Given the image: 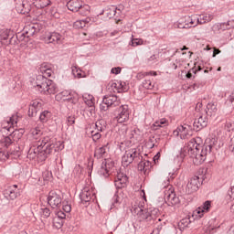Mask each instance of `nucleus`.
<instances>
[{"instance_id": "nucleus-19", "label": "nucleus", "mask_w": 234, "mask_h": 234, "mask_svg": "<svg viewBox=\"0 0 234 234\" xmlns=\"http://www.w3.org/2000/svg\"><path fill=\"white\" fill-rule=\"evenodd\" d=\"M92 192L89 187L83 188L80 195V198L83 204H87V202H90V199L92 198Z\"/></svg>"}, {"instance_id": "nucleus-13", "label": "nucleus", "mask_w": 234, "mask_h": 234, "mask_svg": "<svg viewBox=\"0 0 234 234\" xmlns=\"http://www.w3.org/2000/svg\"><path fill=\"white\" fill-rule=\"evenodd\" d=\"M211 209V201H206L201 207H197L193 212V217L196 218H202L205 213H207Z\"/></svg>"}, {"instance_id": "nucleus-8", "label": "nucleus", "mask_w": 234, "mask_h": 234, "mask_svg": "<svg viewBox=\"0 0 234 234\" xmlns=\"http://www.w3.org/2000/svg\"><path fill=\"white\" fill-rule=\"evenodd\" d=\"M139 155H140V153H138V150H136V148L127 150L122 156V165L124 167H127V165H130V164H133V162H134V158H138Z\"/></svg>"}, {"instance_id": "nucleus-52", "label": "nucleus", "mask_w": 234, "mask_h": 234, "mask_svg": "<svg viewBox=\"0 0 234 234\" xmlns=\"http://www.w3.org/2000/svg\"><path fill=\"white\" fill-rule=\"evenodd\" d=\"M119 133L122 136L127 134V125H122L121 129H119Z\"/></svg>"}, {"instance_id": "nucleus-23", "label": "nucleus", "mask_w": 234, "mask_h": 234, "mask_svg": "<svg viewBox=\"0 0 234 234\" xmlns=\"http://www.w3.org/2000/svg\"><path fill=\"white\" fill-rule=\"evenodd\" d=\"M177 28H193V27H197V24L195 23V20H193V17H189L187 20H186L185 24L177 23L176 24Z\"/></svg>"}, {"instance_id": "nucleus-2", "label": "nucleus", "mask_w": 234, "mask_h": 234, "mask_svg": "<svg viewBox=\"0 0 234 234\" xmlns=\"http://www.w3.org/2000/svg\"><path fill=\"white\" fill-rule=\"evenodd\" d=\"M41 72L44 75H37L33 85L43 94H56L58 86L52 80L47 79L52 76V69L41 68Z\"/></svg>"}, {"instance_id": "nucleus-1", "label": "nucleus", "mask_w": 234, "mask_h": 234, "mask_svg": "<svg viewBox=\"0 0 234 234\" xmlns=\"http://www.w3.org/2000/svg\"><path fill=\"white\" fill-rule=\"evenodd\" d=\"M215 139H213V144L201 146L197 143L195 139H191L186 145H185L179 154L180 158H186V156H190L193 158L195 165H201L206 162L207 154L211 153L213 145H215Z\"/></svg>"}, {"instance_id": "nucleus-60", "label": "nucleus", "mask_w": 234, "mask_h": 234, "mask_svg": "<svg viewBox=\"0 0 234 234\" xmlns=\"http://www.w3.org/2000/svg\"><path fill=\"white\" fill-rule=\"evenodd\" d=\"M217 54H220V50L215 48V49H214V53H213V58H215V56H217Z\"/></svg>"}, {"instance_id": "nucleus-55", "label": "nucleus", "mask_w": 234, "mask_h": 234, "mask_svg": "<svg viewBox=\"0 0 234 234\" xmlns=\"http://www.w3.org/2000/svg\"><path fill=\"white\" fill-rule=\"evenodd\" d=\"M110 12H111L110 17H113V16H116V8L112 7V8L110 9Z\"/></svg>"}, {"instance_id": "nucleus-12", "label": "nucleus", "mask_w": 234, "mask_h": 234, "mask_svg": "<svg viewBox=\"0 0 234 234\" xmlns=\"http://www.w3.org/2000/svg\"><path fill=\"white\" fill-rule=\"evenodd\" d=\"M64 37L59 33H51L45 37V43H53L54 45H61L64 41Z\"/></svg>"}, {"instance_id": "nucleus-35", "label": "nucleus", "mask_w": 234, "mask_h": 234, "mask_svg": "<svg viewBox=\"0 0 234 234\" xmlns=\"http://www.w3.org/2000/svg\"><path fill=\"white\" fill-rule=\"evenodd\" d=\"M31 134L35 140H37L43 134V131H41V128L37 127L31 130Z\"/></svg>"}, {"instance_id": "nucleus-9", "label": "nucleus", "mask_w": 234, "mask_h": 234, "mask_svg": "<svg viewBox=\"0 0 234 234\" xmlns=\"http://www.w3.org/2000/svg\"><path fill=\"white\" fill-rule=\"evenodd\" d=\"M175 136H180L182 139L189 138L191 134H193V128L191 125L184 124L179 127L176 131H174Z\"/></svg>"}, {"instance_id": "nucleus-49", "label": "nucleus", "mask_w": 234, "mask_h": 234, "mask_svg": "<svg viewBox=\"0 0 234 234\" xmlns=\"http://www.w3.org/2000/svg\"><path fill=\"white\" fill-rule=\"evenodd\" d=\"M62 209L65 211V213H70L72 207H70V204L63 202Z\"/></svg>"}, {"instance_id": "nucleus-42", "label": "nucleus", "mask_w": 234, "mask_h": 234, "mask_svg": "<svg viewBox=\"0 0 234 234\" xmlns=\"http://www.w3.org/2000/svg\"><path fill=\"white\" fill-rule=\"evenodd\" d=\"M91 136H92L93 142H98V140L101 138V133H100V132L91 131Z\"/></svg>"}, {"instance_id": "nucleus-28", "label": "nucleus", "mask_w": 234, "mask_h": 234, "mask_svg": "<svg viewBox=\"0 0 234 234\" xmlns=\"http://www.w3.org/2000/svg\"><path fill=\"white\" fill-rule=\"evenodd\" d=\"M41 106H42L41 101L35 100L31 102L29 109L30 111H32V112H37V111L41 109Z\"/></svg>"}, {"instance_id": "nucleus-44", "label": "nucleus", "mask_w": 234, "mask_h": 234, "mask_svg": "<svg viewBox=\"0 0 234 234\" xmlns=\"http://www.w3.org/2000/svg\"><path fill=\"white\" fill-rule=\"evenodd\" d=\"M123 200H125V198H123V194L118 193V194L115 196V202H116L117 204H122V203H123Z\"/></svg>"}, {"instance_id": "nucleus-21", "label": "nucleus", "mask_w": 234, "mask_h": 234, "mask_svg": "<svg viewBox=\"0 0 234 234\" xmlns=\"http://www.w3.org/2000/svg\"><path fill=\"white\" fill-rule=\"evenodd\" d=\"M37 32H39V26L37 24L28 26L26 28V37H32V36H36Z\"/></svg>"}, {"instance_id": "nucleus-26", "label": "nucleus", "mask_w": 234, "mask_h": 234, "mask_svg": "<svg viewBox=\"0 0 234 234\" xmlns=\"http://www.w3.org/2000/svg\"><path fill=\"white\" fill-rule=\"evenodd\" d=\"M80 16H89L90 14V5L87 4H82L80 5V7H79V10L77 11Z\"/></svg>"}, {"instance_id": "nucleus-16", "label": "nucleus", "mask_w": 234, "mask_h": 234, "mask_svg": "<svg viewBox=\"0 0 234 234\" xmlns=\"http://www.w3.org/2000/svg\"><path fill=\"white\" fill-rule=\"evenodd\" d=\"M17 195L18 193L16 185L7 186L4 191V197L8 200H16V198H17Z\"/></svg>"}, {"instance_id": "nucleus-37", "label": "nucleus", "mask_w": 234, "mask_h": 234, "mask_svg": "<svg viewBox=\"0 0 234 234\" xmlns=\"http://www.w3.org/2000/svg\"><path fill=\"white\" fill-rule=\"evenodd\" d=\"M156 72L155 71H150V72H141L137 74V78L138 80H144V78H145V76H156Z\"/></svg>"}, {"instance_id": "nucleus-17", "label": "nucleus", "mask_w": 234, "mask_h": 234, "mask_svg": "<svg viewBox=\"0 0 234 234\" xmlns=\"http://www.w3.org/2000/svg\"><path fill=\"white\" fill-rule=\"evenodd\" d=\"M128 181L129 179L127 176L123 172H119L115 179V186L118 189H122V187H125V186H127Z\"/></svg>"}, {"instance_id": "nucleus-48", "label": "nucleus", "mask_w": 234, "mask_h": 234, "mask_svg": "<svg viewBox=\"0 0 234 234\" xmlns=\"http://www.w3.org/2000/svg\"><path fill=\"white\" fill-rule=\"evenodd\" d=\"M110 107L111 106L107 102H105L104 100H102V102L100 104V110L101 111H104V112L108 111Z\"/></svg>"}, {"instance_id": "nucleus-36", "label": "nucleus", "mask_w": 234, "mask_h": 234, "mask_svg": "<svg viewBox=\"0 0 234 234\" xmlns=\"http://www.w3.org/2000/svg\"><path fill=\"white\" fill-rule=\"evenodd\" d=\"M53 226L56 228V229H61V228H63V219L59 218H54Z\"/></svg>"}, {"instance_id": "nucleus-40", "label": "nucleus", "mask_w": 234, "mask_h": 234, "mask_svg": "<svg viewBox=\"0 0 234 234\" xmlns=\"http://www.w3.org/2000/svg\"><path fill=\"white\" fill-rule=\"evenodd\" d=\"M131 45H132V47H140V45H144V39H142V38H133Z\"/></svg>"}, {"instance_id": "nucleus-58", "label": "nucleus", "mask_w": 234, "mask_h": 234, "mask_svg": "<svg viewBox=\"0 0 234 234\" xmlns=\"http://www.w3.org/2000/svg\"><path fill=\"white\" fill-rule=\"evenodd\" d=\"M230 193L229 196L231 198H234V186L230 188Z\"/></svg>"}, {"instance_id": "nucleus-39", "label": "nucleus", "mask_w": 234, "mask_h": 234, "mask_svg": "<svg viewBox=\"0 0 234 234\" xmlns=\"http://www.w3.org/2000/svg\"><path fill=\"white\" fill-rule=\"evenodd\" d=\"M138 134H140V130L138 129H133L131 131L130 133L127 134L128 138H136L138 139Z\"/></svg>"}, {"instance_id": "nucleus-29", "label": "nucleus", "mask_w": 234, "mask_h": 234, "mask_svg": "<svg viewBox=\"0 0 234 234\" xmlns=\"http://www.w3.org/2000/svg\"><path fill=\"white\" fill-rule=\"evenodd\" d=\"M108 145H109V144H107L106 145H104L102 147L96 149L95 156H97L98 158H101L102 156H105V153H107V150L109 149Z\"/></svg>"}, {"instance_id": "nucleus-20", "label": "nucleus", "mask_w": 234, "mask_h": 234, "mask_svg": "<svg viewBox=\"0 0 234 234\" xmlns=\"http://www.w3.org/2000/svg\"><path fill=\"white\" fill-rule=\"evenodd\" d=\"M207 126V117L201 115L199 118L196 119L194 122V127H197V129L200 130L203 129V127Z\"/></svg>"}, {"instance_id": "nucleus-11", "label": "nucleus", "mask_w": 234, "mask_h": 234, "mask_svg": "<svg viewBox=\"0 0 234 234\" xmlns=\"http://www.w3.org/2000/svg\"><path fill=\"white\" fill-rule=\"evenodd\" d=\"M48 204L55 209L61 206V196L57 194L55 191H50L48 197Z\"/></svg>"}, {"instance_id": "nucleus-18", "label": "nucleus", "mask_w": 234, "mask_h": 234, "mask_svg": "<svg viewBox=\"0 0 234 234\" xmlns=\"http://www.w3.org/2000/svg\"><path fill=\"white\" fill-rule=\"evenodd\" d=\"M82 3L83 1L81 0H68L67 8L70 10V12H78Z\"/></svg>"}, {"instance_id": "nucleus-62", "label": "nucleus", "mask_w": 234, "mask_h": 234, "mask_svg": "<svg viewBox=\"0 0 234 234\" xmlns=\"http://www.w3.org/2000/svg\"><path fill=\"white\" fill-rule=\"evenodd\" d=\"M200 86L198 85V83H195L194 85H193V89H198Z\"/></svg>"}, {"instance_id": "nucleus-5", "label": "nucleus", "mask_w": 234, "mask_h": 234, "mask_svg": "<svg viewBox=\"0 0 234 234\" xmlns=\"http://www.w3.org/2000/svg\"><path fill=\"white\" fill-rule=\"evenodd\" d=\"M78 94L75 91L63 90L55 96L57 101H69L76 105L78 103Z\"/></svg>"}, {"instance_id": "nucleus-47", "label": "nucleus", "mask_w": 234, "mask_h": 234, "mask_svg": "<svg viewBox=\"0 0 234 234\" xmlns=\"http://www.w3.org/2000/svg\"><path fill=\"white\" fill-rule=\"evenodd\" d=\"M41 215H42L43 218H48V217H50V209L42 208Z\"/></svg>"}, {"instance_id": "nucleus-54", "label": "nucleus", "mask_w": 234, "mask_h": 234, "mask_svg": "<svg viewBox=\"0 0 234 234\" xmlns=\"http://www.w3.org/2000/svg\"><path fill=\"white\" fill-rule=\"evenodd\" d=\"M120 72H122V68L120 67L112 69V74H120Z\"/></svg>"}, {"instance_id": "nucleus-51", "label": "nucleus", "mask_w": 234, "mask_h": 234, "mask_svg": "<svg viewBox=\"0 0 234 234\" xmlns=\"http://www.w3.org/2000/svg\"><path fill=\"white\" fill-rule=\"evenodd\" d=\"M67 215L64 214L63 211H58L57 212V216L55 217L56 218H60L61 220H65Z\"/></svg>"}, {"instance_id": "nucleus-50", "label": "nucleus", "mask_w": 234, "mask_h": 234, "mask_svg": "<svg viewBox=\"0 0 234 234\" xmlns=\"http://www.w3.org/2000/svg\"><path fill=\"white\" fill-rule=\"evenodd\" d=\"M226 129H227V131H229V132L234 131V122H231V121L227 122V123H226Z\"/></svg>"}, {"instance_id": "nucleus-25", "label": "nucleus", "mask_w": 234, "mask_h": 234, "mask_svg": "<svg viewBox=\"0 0 234 234\" xmlns=\"http://www.w3.org/2000/svg\"><path fill=\"white\" fill-rule=\"evenodd\" d=\"M104 102L107 103L110 107H112V105L116 106L118 105V97L115 95H109L103 98Z\"/></svg>"}, {"instance_id": "nucleus-64", "label": "nucleus", "mask_w": 234, "mask_h": 234, "mask_svg": "<svg viewBox=\"0 0 234 234\" xmlns=\"http://www.w3.org/2000/svg\"><path fill=\"white\" fill-rule=\"evenodd\" d=\"M58 144H59V145H60V149H63V143H61V142H58Z\"/></svg>"}, {"instance_id": "nucleus-34", "label": "nucleus", "mask_w": 234, "mask_h": 234, "mask_svg": "<svg viewBox=\"0 0 234 234\" xmlns=\"http://www.w3.org/2000/svg\"><path fill=\"white\" fill-rule=\"evenodd\" d=\"M168 122L165 119H161L160 121H156L154 123V129H158V127H167Z\"/></svg>"}, {"instance_id": "nucleus-57", "label": "nucleus", "mask_w": 234, "mask_h": 234, "mask_svg": "<svg viewBox=\"0 0 234 234\" xmlns=\"http://www.w3.org/2000/svg\"><path fill=\"white\" fill-rule=\"evenodd\" d=\"M229 149L234 153V137L230 141Z\"/></svg>"}, {"instance_id": "nucleus-6", "label": "nucleus", "mask_w": 234, "mask_h": 234, "mask_svg": "<svg viewBox=\"0 0 234 234\" xmlns=\"http://www.w3.org/2000/svg\"><path fill=\"white\" fill-rule=\"evenodd\" d=\"M165 200L168 206H176V204H178V197H176V194H175V188L171 185H168L165 187Z\"/></svg>"}, {"instance_id": "nucleus-24", "label": "nucleus", "mask_w": 234, "mask_h": 234, "mask_svg": "<svg viewBox=\"0 0 234 234\" xmlns=\"http://www.w3.org/2000/svg\"><path fill=\"white\" fill-rule=\"evenodd\" d=\"M83 101H84V103H86V105L88 107H94V105L96 103V100L94 99V96H92L89 93H85L83 95Z\"/></svg>"}, {"instance_id": "nucleus-7", "label": "nucleus", "mask_w": 234, "mask_h": 234, "mask_svg": "<svg viewBox=\"0 0 234 234\" xmlns=\"http://www.w3.org/2000/svg\"><path fill=\"white\" fill-rule=\"evenodd\" d=\"M109 92H125L127 91V85L122 80H111L107 85Z\"/></svg>"}, {"instance_id": "nucleus-63", "label": "nucleus", "mask_w": 234, "mask_h": 234, "mask_svg": "<svg viewBox=\"0 0 234 234\" xmlns=\"http://www.w3.org/2000/svg\"><path fill=\"white\" fill-rule=\"evenodd\" d=\"M192 76H193V74H191V72H188L187 74H186V78H192Z\"/></svg>"}, {"instance_id": "nucleus-31", "label": "nucleus", "mask_w": 234, "mask_h": 234, "mask_svg": "<svg viewBox=\"0 0 234 234\" xmlns=\"http://www.w3.org/2000/svg\"><path fill=\"white\" fill-rule=\"evenodd\" d=\"M150 167H151V162H149V161H142L138 165V170L139 171L147 172V171H149Z\"/></svg>"}, {"instance_id": "nucleus-32", "label": "nucleus", "mask_w": 234, "mask_h": 234, "mask_svg": "<svg viewBox=\"0 0 234 234\" xmlns=\"http://www.w3.org/2000/svg\"><path fill=\"white\" fill-rule=\"evenodd\" d=\"M72 74L75 78H85V73L78 67H72Z\"/></svg>"}, {"instance_id": "nucleus-14", "label": "nucleus", "mask_w": 234, "mask_h": 234, "mask_svg": "<svg viewBox=\"0 0 234 234\" xmlns=\"http://www.w3.org/2000/svg\"><path fill=\"white\" fill-rule=\"evenodd\" d=\"M215 16L211 13H203L199 15V17H193L197 27V25H206V23H211Z\"/></svg>"}, {"instance_id": "nucleus-56", "label": "nucleus", "mask_w": 234, "mask_h": 234, "mask_svg": "<svg viewBox=\"0 0 234 234\" xmlns=\"http://www.w3.org/2000/svg\"><path fill=\"white\" fill-rule=\"evenodd\" d=\"M9 123L13 126L16 125V123H17V122L16 121V117H11L9 120Z\"/></svg>"}, {"instance_id": "nucleus-53", "label": "nucleus", "mask_w": 234, "mask_h": 234, "mask_svg": "<svg viewBox=\"0 0 234 234\" xmlns=\"http://www.w3.org/2000/svg\"><path fill=\"white\" fill-rule=\"evenodd\" d=\"M67 122H68V125H74V123H76V120L72 116L68 117Z\"/></svg>"}, {"instance_id": "nucleus-46", "label": "nucleus", "mask_w": 234, "mask_h": 234, "mask_svg": "<svg viewBox=\"0 0 234 234\" xmlns=\"http://www.w3.org/2000/svg\"><path fill=\"white\" fill-rule=\"evenodd\" d=\"M2 144H4L5 147H8V145L12 144V139L9 136L4 137Z\"/></svg>"}, {"instance_id": "nucleus-4", "label": "nucleus", "mask_w": 234, "mask_h": 234, "mask_svg": "<svg viewBox=\"0 0 234 234\" xmlns=\"http://www.w3.org/2000/svg\"><path fill=\"white\" fill-rule=\"evenodd\" d=\"M133 213L137 217V220H139V222H144V220L156 218V215H158V208H145L144 205H134Z\"/></svg>"}, {"instance_id": "nucleus-3", "label": "nucleus", "mask_w": 234, "mask_h": 234, "mask_svg": "<svg viewBox=\"0 0 234 234\" xmlns=\"http://www.w3.org/2000/svg\"><path fill=\"white\" fill-rule=\"evenodd\" d=\"M54 149V144L50 143V138L44 137L32 146L27 154L28 158L34 159L37 154H50Z\"/></svg>"}, {"instance_id": "nucleus-59", "label": "nucleus", "mask_w": 234, "mask_h": 234, "mask_svg": "<svg viewBox=\"0 0 234 234\" xmlns=\"http://www.w3.org/2000/svg\"><path fill=\"white\" fill-rule=\"evenodd\" d=\"M156 59V55H152L149 58L148 61H154Z\"/></svg>"}, {"instance_id": "nucleus-61", "label": "nucleus", "mask_w": 234, "mask_h": 234, "mask_svg": "<svg viewBox=\"0 0 234 234\" xmlns=\"http://www.w3.org/2000/svg\"><path fill=\"white\" fill-rule=\"evenodd\" d=\"M158 158H160V154H157L156 155H154V161L156 162V160H158Z\"/></svg>"}, {"instance_id": "nucleus-10", "label": "nucleus", "mask_w": 234, "mask_h": 234, "mask_svg": "<svg viewBox=\"0 0 234 234\" xmlns=\"http://www.w3.org/2000/svg\"><path fill=\"white\" fill-rule=\"evenodd\" d=\"M118 114L116 116V121L118 123H125L129 122V106L122 105L118 109Z\"/></svg>"}, {"instance_id": "nucleus-43", "label": "nucleus", "mask_w": 234, "mask_h": 234, "mask_svg": "<svg viewBox=\"0 0 234 234\" xmlns=\"http://www.w3.org/2000/svg\"><path fill=\"white\" fill-rule=\"evenodd\" d=\"M100 173L103 176H109V169H107V165H102L101 169H100Z\"/></svg>"}, {"instance_id": "nucleus-30", "label": "nucleus", "mask_w": 234, "mask_h": 234, "mask_svg": "<svg viewBox=\"0 0 234 234\" xmlns=\"http://www.w3.org/2000/svg\"><path fill=\"white\" fill-rule=\"evenodd\" d=\"M94 128H95V130H93V131L98 132V133H101V132L105 131V121H103V120L97 121L94 124Z\"/></svg>"}, {"instance_id": "nucleus-15", "label": "nucleus", "mask_w": 234, "mask_h": 234, "mask_svg": "<svg viewBox=\"0 0 234 234\" xmlns=\"http://www.w3.org/2000/svg\"><path fill=\"white\" fill-rule=\"evenodd\" d=\"M200 186V181H198V176H194L189 179L186 191L188 193V195H191V193H197V190L198 189Z\"/></svg>"}, {"instance_id": "nucleus-45", "label": "nucleus", "mask_w": 234, "mask_h": 234, "mask_svg": "<svg viewBox=\"0 0 234 234\" xmlns=\"http://www.w3.org/2000/svg\"><path fill=\"white\" fill-rule=\"evenodd\" d=\"M143 87H144V89L152 90L154 89V85H153V82H151V80H144L143 82Z\"/></svg>"}, {"instance_id": "nucleus-41", "label": "nucleus", "mask_w": 234, "mask_h": 234, "mask_svg": "<svg viewBox=\"0 0 234 234\" xmlns=\"http://www.w3.org/2000/svg\"><path fill=\"white\" fill-rule=\"evenodd\" d=\"M8 160V154L0 148V162Z\"/></svg>"}, {"instance_id": "nucleus-27", "label": "nucleus", "mask_w": 234, "mask_h": 234, "mask_svg": "<svg viewBox=\"0 0 234 234\" xmlns=\"http://www.w3.org/2000/svg\"><path fill=\"white\" fill-rule=\"evenodd\" d=\"M33 5L36 8H47L50 5V0H36Z\"/></svg>"}, {"instance_id": "nucleus-38", "label": "nucleus", "mask_w": 234, "mask_h": 234, "mask_svg": "<svg viewBox=\"0 0 234 234\" xmlns=\"http://www.w3.org/2000/svg\"><path fill=\"white\" fill-rule=\"evenodd\" d=\"M50 116H51V113H50V112H48V111H45V112H43L41 114H40V120L42 121V122H48V119L50 118Z\"/></svg>"}, {"instance_id": "nucleus-22", "label": "nucleus", "mask_w": 234, "mask_h": 234, "mask_svg": "<svg viewBox=\"0 0 234 234\" xmlns=\"http://www.w3.org/2000/svg\"><path fill=\"white\" fill-rule=\"evenodd\" d=\"M217 104H215V102H209L207 105V116H208V118H215V116H217Z\"/></svg>"}, {"instance_id": "nucleus-33", "label": "nucleus", "mask_w": 234, "mask_h": 234, "mask_svg": "<svg viewBox=\"0 0 234 234\" xmlns=\"http://www.w3.org/2000/svg\"><path fill=\"white\" fill-rule=\"evenodd\" d=\"M87 20H77L76 22H74L73 24V28H85V27H87Z\"/></svg>"}]
</instances>
